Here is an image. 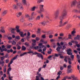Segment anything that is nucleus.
<instances>
[{
	"label": "nucleus",
	"mask_w": 80,
	"mask_h": 80,
	"mask_svg": "<svg viewBox=\"0 0 80 80\" xmlns=\"http://www.w3.org/2000/svg\"><path fill=\"white\" fill-rule=\"evenodd\" d=\"M30 35V33L29 32H28V36L27 37V39H28V38H30V37L29 36Z\"/></svg>",
	"instance_id": "31"
},
{
	"label": "nucleus",
	"mask_w": 80,
	"mask_h": 80,
	"mask_svg": "<svg viewBox=\"0 0 80 80\" xmlns=\"http://www.w3.org/2000/svg\"><path fill=\"white\" fill-rule=\"evenodd\" d=\"M53 56H54V55H52V56L50 55V56H49V57H48V59H49V58H52V57H53Z\"/></svg>",
	"instance_id": "49"
},
{
	"label": "nucleus",
	"mask_w": 80,
	"mask_h": 80,
	"mask_svg": "<svg viewBox=\"0 0 80 80\" xmlns=\"http://www.w3.org/2000/svg\"><path fill=\"white\" fill-rule=\"evenodd\" d=\"M1 60L3 61L5 59V56H3L0 58Z\"/></svg>",
	"instance_id": "39"
},
{
	"label": "nucleus",
	"mask_w": 80,
	"mask_h": 80,
	"mask_svg": "<svg viewBox=\"0 0 80 80\" xmlns=\"http://www.w3.org/2000/svg\"><path fill=\"white\" fill-rule=\"evenodd\" d=\"M17 57H18V55H17L16 56L14 57L12 59L13 60H15L17 58Z\"/></svg>",
	"instance_id": "41"
},
{
	"label": "nucleus",
	"mask_w": 80,
	"mask_h": 80,
	"mask_svg": "<svg viewBox=\"0 0 80 80\" xmlns=\"http://www.w3.org/2000/svg\"><path fill=\"white\" fill-rule=\"evenodd\" d=\"M25 18H27L29 21H30V20H33V18H30V15L28 14H27L26 15Z\"/></svg>",
	"instance_id": "8"
},
{
	"label": "nucleus",
	"mask_w": 80,
	"mask_h": 80,
	"mask_svg": "<svg viewBox=\"0 0 80 80\" xmlns=\"http://www.w3.org/2000/svg\"><path fill=\"white\" fill-rule=\"evenodd\" d=\"M44 11V8H39V10H38V11H37V12L38 13H41L42 12H43Z\"/></svg>",
	"instance_id": "9"
},
{
	"label": "nucleus",
	"mask_w": 80,
	"mask_h": 80,
	"mask_svg": "<svg viewBox=\"0 0 80 80\" xmlns=\"http://www.w3.org/2000/svg\"><path fill=\"white\" fill-rule=\"evenodd\" d=\"M37 74L38 75V77H39V78H40V77H42V75H41V74H39V72H37Z\"/></svg>",
	"instance_id": "40"
},
{
	"label": "nucleus",
	"mask_w": 80,
	"mask_h": 80,
	"mask_svg": "<svg viewBox=\"0 0 80 80\" xmlns=\"http://www.w3.org/2000/svg\"><path fill=\"white\" fill-rule=\"evenodd\" d=\"M6 67H7L6 66H4V69H3V71L4 73H5V72H6V70H7Z\"/></svg>",
	"instance_id": "28"
},
{
	"label": "nucleus",
	"mask_w": 80,
	"mask_h": 80,
	"mask_svg": "<svg viewBox=\"0 0 80 80\" xmlns=\"http://www.w3.org/2000/svg\"><path fill=\"white\" fill-rule=\"evenodd\" d=\"M9 62V59H7L6 60V63H8Z\"/></svg>",
	"instance_id": "57"
},
{
	"label": "nucleus",
	"mask_w": 80,
	"mask_h": 80,
	"mask_svg": "<svg viewBox=\"0 0 80 80\" xmlns=\"http://www.w3.org/2000/svg\"><path fill=\"white\" fill-rule=\"evenodd\" d=\"M12 8L13 9H17V6L16 4H14L12 5Z\"/></svg>",
	"instance_id": "23"
},
{
	"label": "nucleus",
	"mask_w": 80,
	"mask_h": 80,
	"mask_svg": "<svg viewBox=\"0 0 80 80\" xmlns=\"http://www.w3.org/2000/svg\"><path fill=\"white\" fill-rule=\"evenodd\" d=\"M44 2V0H38L37 1V3L38 4H39L40 3H42V2Z\"/></svg>",
	"instance_id": "20"
},
{
	"label": "nucleus",
	"mask_w": 80,
	"mask_h": 80,
	"mask_svg": "<svg viewBox=\"0 0 80 80\" xmlns=\"http://www.w3.org/2000/svg\"><path fill=\"white\" fill-rule=\"evenodd\" d=\"M63 35H64V34L63 33H61L59 34V36L60 37H63Z\"/></svg>",
	"instance_id": "47"
},
{
	"label": "nucleus",
	"mask_w": 80,
	"mask_h": 80,
	"mask_svg": "<svg viewBox=\"0 0 80 80\" xmlns=\"http://www.w3.org/2000/svg\"><path fill=\"white\" fill-rule=\"evenodd\" d=\"M16 31L18 33H20V30L19 29H17Z\"/></svg>",
	"instance_id": "54"
},
{
	"label": "nucleus",
	"mask_w": 80,
	"mask_h": 80,
	"mask_svg": "<svg viewBox=\"0 0 80 80\" xmlns=\"http://www.w3.org/2000/svg\"><path fill=\"white\" fill-rule=\"evenodd\" d=\"M36 35L35 34H32V38H35V37H36Z\"/></svg>",
	"instance_id": "50"
},
{
	"label": "nucleus",
	"mask_w": 80,
	"mask_h": 80,
	"mask_svg": "<svg viewBox=\"0 0 80 80\" xmlns=\"http://www.w3.org/2000/svg\"><path fill=\"white\" fill-rule=\"evenodd\" d=\"M37 7L36 6H34L32 7V8H31V11H32L33 12L35 11V9L37 8Z\"/></svg>",
	"instance_id": "21"
},
{
	"label": "nucleus",
	"mask_w": 80,
	"mask_h": 80,
	"mask_svg": "<svg viewBox=\"0 0 80 80\" xmlns=\"http://www.w3.org/2000/svg\"><path fill=\"white\" fill-rule=\"evenodd\" d=\"M12 45H16V42L15 41H13L12 42Z\"/></svg>",
	"instance_id": "36"
},
{
	"label": "nucleus",
	"mask_w": 80,
	"mask_h": 80,
	"mask_svg": "<svg viewBox=\"0 0 80 80\" xmlns=\"http://www.w3.org/2000/svg\"><path fill=\"white\" fill-rule=\"evenodd\" d=\"M60 44L61 45H63L62 46H62H61V48H62V49H63V50H64V49L66 48V46L67 45V43L65 42H61L60 43Z\"/></svg>",
	"instance_id": "4"
},
{
	"label": "nucleus",
	"mask_w": 80,
	"mask_h": 80,
	"mask_svg": "<svg viewBox=\"0 0 80 80\" xmlns=\"http://www.w3.org/2000/svg\"><path fill=\"white\" fill-rule=\"evenodd\" d=\"M75 33H76V31L74 30L73 31H72L71 34L72 35V36H74V35H75L74 34H75Z\"/></svg>",
	"instance_id": "29"
},
{
	"label": "nucleus",
	"mask_w": 80,
	"mask_h": 80,
	"mask_svg": "<svg viewBox=\"0 0 80 80\" xmlns=\"http://www.w3.org/2000/svg\"><path fill=\"white\" fill-rule=\"evenodd\" d=\"M34 13H35V12H32L31 14V15L32 17V16H33V15H34Z\"/></svg>",
	"instance_id": "61"
},
{
	"label": "nucleus",
	"mask_w": 80,
	"mask_h": 80,
	"mask_svg": "<svg viewBox=\"0 0 80 80\" xmlns=\"http://www.w3.org/2000/svg\"><path fill=\"white\" fill-rule=\"evenodd\" d=\"M40 20V16H38L36 18V20Z\"/></svg>",
	"instance_id": "25"
},
{
	"label": "nucleus",
	"mask_w": 80,
	"mask_h": 80,
	"mask_svg": "<svg viewBox=\"0 0 80 80\" xmlns=\"http://www.w3.org/2000/svg\"><path fill=\"white\" fill-rule=\"evenodd\" d=\"M0 63L2 65V64H3L4 63V62L3 61L0 62Z\"/></svg>",
	"instance_id": "62"
},
{
	"label": "nucleus",
	"mask_w": 80,
	"mask_h": 80,
	"mask_svg": "<svg viewBox=\"0 0 80 80\" xmlns=\"http://www.w3.org/2000/svg\"><path fill=\"white\" fill-rule=\"evenodd\" d=\"M60 48H61V46H60V47H58L56 49V50H57V51H58V52H59V51L60 50Z\"/></svg>",
	"instance_id": "34"
},
{
	"label": "nucleus",
	"mask_w": 80,
	"mask_h": 80,
	"mask_svg": "<svg viewBox=\"0 0 80 80\" xmlns=\"http://www.w3.org/2000/svg\"><path fill=\"white\" fill-rule=\"evenodd\" d=\"M59 14H60V10H57L55 13L54 14V15L55 16V19H57L58 16H59Z\"/></svg>",
	"instance_id": "5"
},
{
	"label": "nucleus",
	"mask_w": 80,
	"mask_h": 80,
	"mask_svg": "<svg viewBox=\"0 0 80 80\" xmlns=\"http://www.w3.org/2000/svg\"><path fill=\"white\" fill-rule=\"evenodd\" d=\"M1 32L2 33H5V30H4V29H1Z\"/></svg>",
	"instance_id": "51"
},
{
	"label": "nucleus",
	"mask_w": 80,
	"mask_h": 80,
	"mask_svg": "<svg viewBox=\"0 0 80 80\" xmlns=\"http://www.w3.org/2000/svg\"><path fill=\"white\" fill-rule=\"evenodd\" d=\"M7 12H8V11L7 10H4L2 12L1 15L3 17V16H5V15L7 14Z\"/></svg>",
	"instance_id": "10"
},
{
	"label": "nucleus",
	"mask_w": 80,
	"mask_h": 80,
	"mask_svg": "<svg viewBox=\"0 0 80 80\" xmlns=\"http://www.w3.org/2000/svg\"><path fill=\"white\" fill-rule=\"evenodd\" d=\"M62 73V71H59L58 72V75L60 76L61 74Z\"/></svg>",
	"instance_id": "32"
},
{
	"label": "nucleus",
	"mask_w": 80,
	"mask_h": 80,
	"mask_svg": "<svg viewBox=\"0 0 80 80\" xmlns=\"http://www.w3.org/2000/svg\"><path fill=\"white\" fill-rule=\"evenodd\" d=\"M28 53H33V52L30 51L29 52H28Z\"/></svg>",
	"instance_id": "60"
},
{
	"label": "nucleus",
	"mask_w": 80,
	"mask_h": 80,
	"mask_svg": "<svg viewBox=\"0 0 80 80\" xmlns=\"http://www.w3.org/2000/svg\"><path fill=\"white\" fill-rule=\"evenodd\" d=\"M53 36L52 35H50L49 36V38H53Z\"/></svg>",
	"instance_id": "44"
},
{
	"label": "nucleus",
	"mask_w": 80,
	"mask_h": 80,
	"mask_svg": "<svg viewBox=\"0 0 80 80\" xmlns=\"http://www.w3.org/2000/svg\"><path fill=\"white\" fill-rule=\"evenodd\" d=\"M76 7L77 8H78V9H80V1L78 2L76 6Z\"/></svg>",
	"instance_id": "17"
},
{
	"label": "nucleus",
	"mask_w": 80,
	"mask_h": 80,
	"mask_svg": "<svg viewBox=\"0 0 80 80\" xmlns=\"http://www.w3.org/2000/svg\"><path fill=\"white\" fill-rule=\"evenodd\" d=\"M71 78H73V80H75V76L74 75H72L71 76Z\"/></svg>",
	"instance_id": "59"
},
{
	"label": "nucleus",
	"mask_w": 80,
	"mask_h": 80,
	"mask_svg": "<svg viewBox=\"0 0 80 80\" xmlns=\"http://www.w3.org/2000/svg\"><path fill=\"white\" fill-rule=\"evenodd\" d=\"M74 40H80V36L78 35L77 36V37L74 38Z\"/></svg>",
	"instance_id": "14"
},
{
	"label": "nucleus",
	"mask_w": 80,
	"mask_h": 80,
	"mask_svg": "<svg viewBox=\"0 0 80 80\" xmlns=\"http://www.w3.org/2000/svg\"><path fill=\"white\" fill-rule=\"evenodd\" d=\"M25 45L26 46V47H29L30 46V44H29V43L27 42H26L24 43Z\"/></svg>",
	"instance_id": "24"
},
{
	"label": "nucleus",
	"mask_w": 80,
	"mask_h": 80,
	"mask_svg": "<svg viewBox=\"0 0 80 80\" xmlns=\"http://www.w3.org/2000/svg\"><path fill=\"white\" fill-rule=\"evenodd\" d=\"M49 63V61H48V59L47 60L46 62H44V64H45V63Z\"/></svg>",
	"instance_id": "45"
},
{
	"label": "nucleus",
	"mask_w": 80,
	"mask_h": 80,
	"mask_svg": "<svg viewBox=\"0 0 80 80\" xmlns=\"http://www.w3.org/2000/svg\"><path fill=\"white\" fill-rule=\"evenodd\" d=\"M11 47H12V45H9L8 46L7 48H8V49H10V48H11Z\"/></svg>",
	"instance_id": "46"
},
{
	"label": "nucleus",
	"mask_w": 80,
	"mask_h": 80,
	"mask_svg": "<svg viewBox=\"0 0 80 80\" xmlns=\"http://www.w3.org/2000/svg\"><path fill=\"white\" fill-rule=\"evenodd\" d=\"M19 35H20L21 37H24V36L23 35V32H19Z\"/></svg>",
	"instance_id": "26"
},
{
	"label": "nucleus",
	"mask_w": 80,
	"mask_h": 80,
	"mask_svg": "<svg viewBox=\"0 0 80 80\" xmlns=\"http://www.w3.org/2000/svg\"><path fill=\"white\" fill-rule=\"evenodd\" d=\"M42 55L41 54H40L39 53H38V55H37V57H38L40 58V57H41V56Z\"/></svg>",
	"instance_id": "35"
},
{
	"label": "nucleus",
	"mask_w": 80,
	"mask_h": 80,
	"mask_svg": "<svg viewBox=\"0 0 80 80\" xmlns=\"http://www.w3.org/2000/svg\"><path fill=\"white\" fill-rule=\"evenodd\" d=\"M68 38H69L71 39V38H72V35L70 34H69L68 35Z\"/></svg>",
	"instance_id": "55"
},
{
	"label": "nucleus",
	"mask_w": 80,
	"mask_h": 80,
	"mask_svg": "<svg viewBox=\"0 0 80 80\" xmlns=\"http://www.w3.org/2000/svg\"><path fill=\"white\" fill-rule=\"evenodd\" d=\"M67 78V77H65L63 79H62V80H66Z\"/></svg>",
	"instance_id": "64"
},
{
	"label": "nucleus",
	"mask_w": 80,
	"mask_h": 80,
	"mask_svg": "<svg viewBox=\"0 0 80 80\" xmlns=\"http://www.w3.org/2000/svg\"><path fill=\"white\" fill-rule=\"evenodd\" d=\"M22 3L24 5H27V0H22Z\"/></svg>",
	"instance_id": "13"
},
{
	"label": "nucleus",
	"mask_w": 80,
	"mask_h": 80,
	"mask_svg": "<svg viewBox=\"0 0 80 80\" xmlns=\"http://www.w3.org/2000/svg\"><path fill=\"white\" fill-rule=\"evenodd\" d=\"M22 12H18L16 14V16L17 17H19L20 16H22Z\"/></svg>",
	"instance_id": "12"
},
{
	"label": "nucleus",
	"mask_w": 80,
	"mask_h": 80,
	"mask_svg": "<svg viewBox=\"0 0 80 80\" xmlns=\"http://www.w3.org/2000/svg\"><path fill=\"white\" fill-rule=\"evenodd\" d=\"M67 59H68V63H69L70 65H71V64H72V62H71V60L69 57H68V56L65 57L64 61H65V62H67Z\"/></svg>",
	"instance_id": "3"
},
{
	"label": "nucleus",
	"mask_w": 80,
	"mask_h": 80,
	"mask_svg": "<svg viewBox=\"0 0 80 80\" xmlns=\"http://www.w3.org/2000/svg\"><path fill=\"white\" fill-rule=\"evenodd\" d=\"M17 6L19 10H23V6H22V3H17Z\"/></svg>",
	"instance_id": "6"
},
{
	"label": "nucleus",
	"mask_w": 80,
	"mask_h": 80,
	"mask_svg": "<svg viewBox=\"0 0 80 80\" xmlns=\"http://www.w3.org/2000/svg\"><path fill=\"white\" fill-rule=\"evenodd\" d=\"M38 33H40V30H41V29L40 28H38Z\"/></svg>",
	"instance_id": "38"
},
{
	"label": "nucleus",
	"mask_w": 80,
	"mask_h": 80,
	"mask_svg": "<svg viewBox=\"0 0 80 80\" xmlns=\"http://www.w3.org/2000/svg\"><path fill=\"white\" fill-rule=\"evenodd\" d=\"M8 40H12V37H8Z\"/></svg>",
	"instance_id": "53"
},
{
	"label": "nucleus",
	"mask_w": 80,
	"mask_h": 80,
	"mask_svg": "<svg viewBox=\"0 0 80 80\" xmlns=\"http://www.w3.org/2000/svg\"><path fill=\"white\" fill-rule=\"evenodd\" d=\"M17 40H20V37L18 36H16L15 38V40H17Z\"/></svg>",
	"instance_id": "27"
},
{
	"label": "nucleus",
	"mask_w": 80,
	"mask_h": 80,
	"mask_svg": "<svg viewBox=\"0 0 80 80\" xmlns=\"http://www.w3.org/2000/svg\"><path fill=\"white\" fill-rule=\"evenodd\" d=\"M71 52H72L71 49H68L67 50V54L68 55H72V53Z\"/></svg>",
	"instance_id": "11"
},
{
	"label": "nucleus",
	"mask_w": 80,
	"mask_h": 80,
	"mask_svg": "<svg viewBox=\"0 0 80 80\" xmlns=\"http://www.w3.org/2000/svg\"><path fill=\"white\" fill-rule=\"evenodd\" d=\"M44 5L40 4L39 5V8H43Z\"/></svg>",
	"instance_id": "33"
},
{
	"label": "nucleus",
	"mask_w": 80,
	"mask_h": 80,
	"mask_svg": "<svg viewBox=\"0 0 80 80\" xmlns=\"http://www.w3.org/2000/svg\"><path fill=\"white\" fill-rule=\"evenodd\" d=\"M32 45L33 46H35L36 45V42H37V41L35 39H33L32 40Z\"/></svg>",
	"instance_id": "16"
},
{
	"label": "nucleus",
	"mask_w": 80,
	"mask_h": 80,
	"mask_svg": "<svg viewBox=\"0 0 80 80\" xmlns=\"http://www.w3.org/2000/svg\"><path fill=\"white\" fill-rule=\"evenodd\" d=\"M0 50L1 51V52H4V49L2 48L1 47H0Z\"/></svg>",
	"instance_id": "42"
},
{
	"label": "nucleus",
	"mask_w": 80,
	"mask_h": 80,
	"mask_svg": "<svg viewBox=\"0 0 80 80\" xmlns=\"http://www.w3.org/2000/svg\"><path fill=\"white\" fill-rule=\"evenodd\" d=\"M59 55H60V54H55L54 56L56 57H58Z\"/></svg>",
	"instance_id": "37"
},
{
	"label": "nucleus",
	"mask_w": 80,
	"mask_h": 80,
	"mask_svg": "<svg viewBox=\"0 0 80 80\" xmlns=\"http://www.w3.org/2000/svg\"><path fill=\"white\" fill-rule=\"evenodd\" d=\"M67 72L68 73H72V72L71 71V70H68Z\"/></svg>",
	"instance_id": "56"
},
{
	"label": "nucleus",
	"mask_w": 80,
	"mask_h": 80,
	"mask_svg": "<svg viewBox=\"0 0 80 80\" xmlns=\"http://www.w3.org/2000/svg\"><path fill=\"white\" fill-rule=\"evenodd\" d=\"M42 38H45L46 37V36H45V35H44L42 36Z\"/></svg>",
	"instance_id": "63"
},
{
	"label": "nucleus",
	"mask_w": 80,
	"mask_h": 80,
	"mask_svg": "<svg viewBox=\"0 0 80 80\" xmlns=\"http://www.w3.org/2000/svg\"><path fill=\"white\" fill-rule=\"evenodd\" d=\"M40 40V38H38V37H37L36 38V41H39V40Z\"/></svg>",
	"instance_id": "43"
},
{
	"label": "nucleus",
	"mask_w": 80,
	"mask_h": 80,
	"mask_svg": "<svg viewBox=\"0 0 80 80\" xmlns=\"http://www.w3.org/2000/svg\"><path fill=\"white\" fill-rule=\"evenodd\" d=\"M68 68L69 69H70L72 68V66L71 65H69L68 66Z\"/></svg>",
	"instance_id": "52"
},
{
	"label": "nucleus",
	"mask_w": 80,
	"mask_h": 80,
	"mask_svg": "<svg viewBox=\"0 0 80 80\" xmlns=\"http://www.w3.org/2000/svg\"><path fill=\"white\" fill-rule=\"evenodd\" d=\"M67 15V11L66 9H64L62 11V16H60L59 17V19L60 20V21L59 22L60 27H63L68 23V21L64 22L63 23V20L65 18V17H66V16Z\"/></svg>",
	"instance_id": "1"
},
{
	"label": "nucleus",
	"mask_w": 80,
	"mask_h": 80,
	"mask_svg": "<svg viewBox=\"0 0 80 80\" xmlns=\"http://www.w3.org/2000/svg\"><path fill=\"white\" fill-rule=\"evenodd\" d=\"M39 46L34 47V48L35 49V50H38V49H40V48H44L45 46L43 45H42V43H40L38 44Z\"/></svg>",
	"instance_id": "2"
},
{
	"label": "nucleus",
	"mask_w": 80,
	"mask_h": 80,
	"mask_svg": "<svg viewBox=\"0 0 80 80\" xmlns=\"http://www.w3.org/2000/svg\"><path fill=\"white\" fill-rule=\"evenodd\" d=\"M26 47L24 46H22V51H25L26 50Z\"/></svg>",
	"instance_id": "22"
},
{
	"label": "nucleus",
	"mask_w": 80,
	"mask_h": 80,
	"mask_svg": "<svg viewBox=\"0 0 80 80\" xmlns=\"http://www.w3.org/2000/svg\"><path fill=\"white\" fill-rule=\"evenodd\" d=\"M48 21H44L43 22L41 23V24H42V25H45L46 24H47V23L48 22Z\"/></svg>",
	"instance_id": "15"
},
{
	"label": "nucleus",
	"mask_w": 80,
	"mask_h": 80,
	"mask_svg": "<svg viewBox=\"0 0 80 80\" xmlns=\"http://www.w3.org/2000/svg\"><path fill=\"white\" fill-rule=\"evenodd\" d=\"M78 3L77 0H74L72 1L71 3V7H75L76 6V4Z\"/></svg>",
	"instance_id": "7"
},
{
	"label": "nucleus",
	"mask_w": 80,
	"mask_h": 80,
	"mask_svg": "<svg viewBox=\"0 0 80 80\" xmlns=\"http://www.w3.org/2000/svg\"><path fill=\"white\" fill-rule=\"evenodd\" d=\"M59 55L60 56V58H64L63 56H62V54H60V55Z\"/></svg>",
	"instance_id": "58"
},
{
	"label": "nucleus",
	"mask_w": 80,
	"mask_h": 80,
	"mask_svg": "<svg viewBox=\"0 0 80 80\" xmlns=\"http://www.w3.org/2000/svg\"><path fill=\"white\" fill-rule=\"evenodd\" d=\"M17 50H20V49H21V47H20V46L19 45H17Z\"/></svg>",
	"instance_id": "30"
},
{
	"label": "nucleus",
	"mask_w": 80,
	"mask_h": 80,
	"mask_svg": "<svg viewBox=\"0 0 80 80\" xmlns=\"http://www.w3.org/2000/svg\"><path fill=\"white\" fill-rule=\"evenodd\" d=\"M20 21L21 22L23 23V22H25V18L23 17H22L20 19Z\"/></svg>",
	"instance_id": "19"
},
{
	"label": "nucleus",
	"mask_w": 80,
	"mask_h": 80,
	"mask_svg": "<svg viewBox=\"0 0 80 80\" xmlns=\"http://www.w3.org/2000/svg\"><path fill=\"white\" fill-rule=\"evenodd\" d=\"M16 29H19V28H20V26H16L15 27Z\"/></svg>",
	"instance_id": "48"
},
{
	"label": "nucleus",
	"mask_w": 80,
	"mask_h": 80,
	"mask_svg": "<svg viewBox=\"0 0 80 80\" xmlns=\"http://www.w3.org/2000/svg\"><path fill=\"white\" fill-rule=\"evenodd\" d=\"M12 70V68H8L7 71V73L8 75H10L9 72L10 71Z\"/></svg>",
	"instance_id": "18"
}]
</instances>
